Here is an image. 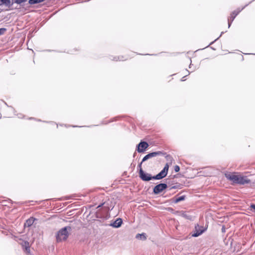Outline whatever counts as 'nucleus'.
<instances>
[{"label": "nucleus", "instance_id": "nucleus-1", "mask_svg": "<svg viewBox=\"0 0 255 255\" xmlns=\"http://www.w3.org/2000/svg\"><path fill=\"white\" fill-rule=\"evenodd\" d=\"M225 175L228 180L234 183L243 185L250 182V180L246 177L240 175H237L235 173H226Z\"/></svg>", "mask_w": 255, "mask_h": 255}, {"label": "nucleus", "instance_id": "nucleus-2", "mask_svg": "<svg viewBox=\"0 0 255 255\" xmlns=\"http://www.w3.org/2000/svg\"><path fill=\"white\" fill-rule=\"evenodd\" d=\"M71 228L70 226L65 227L60 230L56 235V240L58 242H61L67 240L69 236V232Z\"/></svg>", "mask_w": 255, "mask_h": 255}, {"label": "nucleus", "instance_id": "nucleus-3", "mask_svg": "<svg viewBox=\"0 0 255 255\" xmlns=\"http://www.w3.org/2000/svg\"><path fill=\"white\" fill-rule=\"evenodd\" d=\"M167 187V185L165 183H160L156 185L154 188L153 192L155 194H158Z\"/></svg>", "mask_w": 255, "mask_h": 255}, {"label": "nucleus", "instance_id": "nucleus-4", "mask_svg": "<svg viewBox=\"0 0 255 255\" xmlns=\"http://www.w3.org/2000/svg\"><path fill=\"white\" fill-rule=\"evenodd\" d=\"M139 175L143 181H148L151 179H153V176H151L149 174L145 173L142 169H140L139 171Z\"/></svg>", "mask_w": 255, "mask_h": 255}, {"label": "nucleus", "instance_id": "nucleus-5", "mask_svg": "<svg viewBox=\"0 0 255 255\" xmlns=\"http://www.w3.org/2000/svg\"><path fill=\"white\" fill-rule=\"evenodd\" d=\"M244 8H242V9H238L236 10H234L231 14V16L228 18V27H230L232 22L233 21L234 19L235 18L236 16L241 11V10Z\"/></svg>", "mask_w": 255, "mask_h": 255}, {"label": "nucleus", "instance_id": "nucleus-6", "mask_svg": "<svg viewBox=\"0 0 255 255\" xmlns=\"http://www.w3.org/2000/svg\"><path fill=\"white\" fill-rule=\"evenodd\" d=\"M205 230L206 228H204L203 227H199V225H197L195 227V231L192 236L195 237H198L204 233Z\"/></svg>", "mask_w": 255, "mask_h": 255}, {"label": "nucleus", "instance_id": "nucleus-7", "mask_svg": "<svg viewBox=\"0 0 255 255\" xmlns=\"http://www.w3.org/2000/svg\"><path fill=\"white\" fill-rule=\"evenodd\" d=\"M148 146V144L145 141H141L137 145V150L138 152H143Z\"/></svg>", "mask_w": 255, "mask_h": 255}, {"label": "nucleus", "instance_id": "nucleus-8", "mask_svg": "<svg viewBox=\"0 0 255 255\" xmlns=\"http://www.w3.org/2000/svg\"><path fill=\"white\" fill-rule=\"evenodd\" d=\"M161 154V152L157 151V152H153L151 153H150L147 155H146L142 159V162H144L149 158H150L156 156L157 155H158Z\"/></svg>", "mask_w": 255, "mask_h": 255}, {"label": "nucleus", "instance_id": "nucleus-9", "mask_svg": "<svg viewBox=\"0 0 255 255\" xmlns=\"http://www.w3.org/2000/svg\"><path fill=\"white\" fill-rule=\"evenodd\" d=\"M167 173H166L164 170H161L158 174L156 175L153 176V179L160 180L165 177L167 175Z\"/></svg>", "mask_w": 255, "mask_h": 255}, {"label": "nucleus", "instance_id": "nucleus-10", "mask_svg": "<svg viewBox=\"0 0 255 255\" xmlns=\"http://www.w3.org/2000/svg\"><path fill=\"white\" fill-rule=\"evenodd\" d=\"M123 221L121 218H118L116 221H115L113 223L111 224V226L118 228H119L122 224Z\"/></svg>", "mask_w": 255, "mask_h": 255}, {"label": "nucleus", "instance_id": "nucleus-11", "mask_svg": "<svg viewBox=\"0 0 255 255\" xmlns=\"http://www.w3.org/2000/svg\"><path fill=\"white\" fill-rule=\"evenodd\" d=\"M185 198V196H184V195L180 196L179 197H175L174 198L173 202L174 203H177L181 201L184 200Z\"/></svg>", "mask_w": 255, "mask_h": 255}, {"label": "nucleus", "instance_id": "nucleus-12", "mask_svg": "<svg viewBox=\"0 0 255 255\" xmlns=\"http://www.w3.org/2000/svg\"><path fill=\"white\" fill-rule=\"evenodd\" d=\"M135 238L137 239L145 240L146 239V235L144 233L137 234Z\"/></svg>", "mask_w": 255, "mask_h": 255}, {"label": "nucleus", "instance_id": "nucleus-13", "mask_svg": "<svg viewBox=\"0 0 255 255\" xmlns=\"http://www.w3.org/2000/svg\"><path fill=\"white\" fill-rule=\"evenodd\" d=\"M35 219L33 217L30 218L29 219L26 220V222L25 223V225L29 227L31 226L34 222Z\"/></svg>", "mask_w": 255, "mask_h": 255}, {"label": "nucleus", "instance_id": "nucleus-14", "mask_svg": "<svg viewBox=\"0 0 255 255\" xmlns=\"http://www.w3.org/2000/svg\"><path fill=\"white\" fill-rule=\"evenodd\" d=\"M45 0H29L28 2L30 4H34L43 2Z\"/></svg>", "mask_w": 255, "mask_h": 255}, {"label": "nucleus", "instance_id": "nucleus-15", "mask_svg": "<svg viewBox=\"0 0 255 255\" xmlns=\"http://www.w3.org/2000/svg\"><path fill=\"white\" fill-rule=\"evenodd\" d=\"M23 246H24L25 250L27 253L30 252V247H29V244L28 242H25L23 245Z\"/></svg>", "mask_w": 255, "mask_h": 255}, {"label": "nucleus", "instance_id": "nucleus-16", "mask_svg": "<svg viewBox=\"0 0 255 255\" xmlns=\"http://www.w3.org/2000/svg\"><path fill=\"white\" fill-rule=\"evenodd\" d=\"M0 1H1L2 3L5 4V5H8L10 3V0H0Z\"/></svg>", "mask_w": 255, "mask_h": 255}, {"label": "nucleus", "instance_id": "nucleus-17", "mask_svg": "<svg viewBox=\"0 0 255 255\" xmlns=\"http://www.w3.org/2000/svg\"><path fill=\"white\" fill-rule=\"evenodd\" d=\"M168 168H169V165L167 163H166L165 164V165L164 166L163 169H162V170H164V171L167 173H168Z\"/></svg>", "mask_w": 255, "mask_h": 255}, {"label": "nucleus", "instance_id": "nucleus-18", "mask_svg": "<svg viewBox=\"0 0 255 255\" xmlns=\"http://www.w3.org/2000/svg\"><path fill=\"white\" fill-rule=\"evenodd\" d=\"M26 0H15L14 3L20 4L22 2L26 1Z\"/></svg>", "mask_w": 255, "mask_h": 255}, {"label": "nucleus", "instance_id": "nucleus-19", "mask_svg": "<svg viewBox=\"0 0 255 255\" xmlns=\"http://www.w3.org/2000/svg\"><path fill=\"white\" fill-rule=\"evenodd\" d=\"M6 30V29L5 28H0V36L1 35H3L5 33Z\"/></svg>", "mask_w": 255, "mask_h": 255}, {"label": "nucleus", "instance_id": "nucleus-20", "mask_svg": "<svg viewBox=\"0 0 255 255\" xmlns=\"http://www.w3.org/2000/svg\"><path fill=\"white\" fill-rule=\"evenodd\" d=\"M180 170V167L178 165H175L174 166V171L176 172H178Z\"/></svg>", "mask_w": 255, "mask_h": 255}, {"label": "nucleus", "instance_id": "nucleus-21", "mask_svg": "<svg viewBox=\"0 0 255 255\" xmlns=\"http://www.w3.org/2000/svg\"><path fill=\"white\" fill-rule=\"evenodd\" d=\"M251 208L253 209H254V211L255 212V205L254 204H252L251 205Z\"/></svg>", "mask_w": 255, "mask_h": 255}, {"label": "nucleus", "instance_id": "nucleus-22", "mask_svg": "<svg viewBox=\"0 0 255 255\" xmlns=\"http://www.w3.org/2000/svg\"><path fill=\"white\" fill-rule=\"evenodd\" d=\"M142 162H142V161H141V162H140V163L138 165V167L139 168V170H140V169H142V168H141V164H142Z\"/></svg>", "mask_w": 255, "mask_h": 255}, {"label": "nucleus", "instance_id": "nucleus-23", "mask_svg": "<svg viewBox=\"0 0 255 255\" xmlns=\"http://www.w3.org/2000/svg\"><path fill=\"white\" fill-rule=\"evenodd\" d=\"M177 188L176 186H173L169 187V190H171L172 189H176Z\"/></svg>", "mask_w": 255, "mask_h": 255}, {"label": "nucleus", "instance_id": "nucleus-24", "mask_svg": "<svg viewBox=\"0 0 255 255\" xmlns=\"http://www.w3.org/2000/svg\"><path fill=\"white\" fill-rule=\"evenodd\" d=\"M222 232H225L226 231L225 227L224 226L222 228Z\"/></svg>", "mask_w": 255, "mask_h": 255}, {"label": "nucleus", "instance_id": "nucleus-25", "mask_svg": "<svg viewBox=\"0 0 255 255\" xmlns=\"http://www.w3.org/2000/svg\"><path fill=\"white\" fill-rule=\"evenodd\" d=\"M116 61H118V60H124V59H123V58H120L119 57L118 58H115V59H114Z\"/></svg>", "mask_w": 255, "mask_h": 255}, {"label": "nucleus", "instance_id": "nucleus-26", "mask_svg": "<svg viewBox=\"0 0 255 255\" xmlns=\"http://www.w3.org/2000/svg\"><path fill=\"white\" fill-rule=\"evenodd\" d=\"M185 77V76H184L183 77H182V79H181V81H185V79H184Z\"/></svg>", "mask_w": 255, "mask_h": 255}, {"label": "nucleus", "instance_id": "nucleus-27", "mask_svg": "<svg viewBox=\"0 0 255 255\" xmlns=\"http://www.w3.org/2000/svg\"><path fill=\"white\" fill-rule=\"evenodd\" d=\"M102 205H99V206H98V208H99V207H101Z\"/></svg>", "mask_w": 255, "mask_h": 255}]
</instances>
